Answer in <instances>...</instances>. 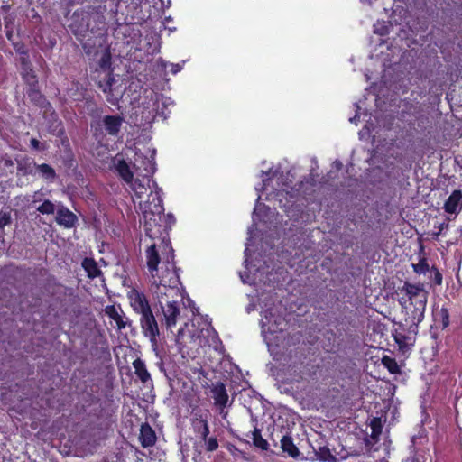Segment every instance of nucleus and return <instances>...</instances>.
Instances as JSON below:
<instances>
[{
  "label": "nucleus",
  "instance_id": "nucleus-41",
  "mask_svg": "<svg viewBox=\"0 0 462 462\" xmlns=\"http://www.w3.org/2000/svg\"><path fill=\"white\" fill-rule=\"evenodd\" d=\"M435 227L438 230L435 231V232H432L431 236H432L433 239L437 240L444 230H448V229L449 224H448V222H442V223H439Z\"/></svg>",
  "mask_w": 462,
  "mask_h": 462
},
{
  "label": "nucleus",
  "instance_id": "nucleus-39",
  "mask_svg": "<svg viewBox=\"0 0 462 462\" xmlns=\"http://www.w3.org/2000/svg\"><path fill=\"white\" fill-rule=\"evenodd\" d=\"M206 442V450L208 452H213L218 448V442L216 437H207V439L204 440Z\"/></svg>",
  "mask_w": 462,
  "mask_h": 462
},
{
  "label": "nucleus",
  "instance_id": "nucleus-13",
  "mask_svg": "<svg viewBox=\"0 0 462 462\" xmlns=\"http://www.w3.org/2000/svg\"><path fill=\"white\" fill-rule=\"evenodd\" d=\"M139 441L141 446L144 448L154 446L157 441V436L154 430L147 422L141 425Z\"/></svg>",
  "mask_w": 462,
  "mask_h": 462
},
{
  "label": "nucleus",
  "instance_id": "nucleus-4",
  "mask_svg": "<svg viewBox=\"0 0 462 462\" xmlns=\"http://www.w3.org/2000/svg\"><path fill=\"white\" fill-rule=\"evenodd\" d=\"M124 119L121 116H105L101 120L97 121L96 125H92L94 135L108 134L111 136H117L120 133Z\"/></svg>",
  "mask_w": 462,
  "mask_h": 462
},
{
  "label": "nucleus",
  "instance_id": "nucleus-51",
  "mask_svg": "<svg viewBox=\"0 0 462 462\" xmlns=\"http://www.w3.org/2000/svg\"><path fill=\"white\" fill-rule=\"evenodd\" d=\"M460 167L462 168V164L460 165Z\"/></svg>",
  "mask_w": 462,
  "mask_h": 462
},
{
  "label": "nucleus",
  "instance_id": "nucleus-30",
  "mask_svg": "<svg viewBox=\"0 0 462 462\" xmlns=\"http://www.w3.org/2000/svg\"><path fill=\"white\" fill-rule=\"evenodd\" d=\"M382 364L389 371L390 374H401V368L394 358L390 357L388 356H384L382 358Z\"/></svg>",
  "mask_w": 462,
  "mask_h": 462
},
{
  "label": "nucleus",
  "instance_id": "nucleus-28",
  "mask_svg": "<svg viewBox=\"0 0 462 462\" xmlns=\"http://www.w3.org/2000/svg\"><path fill=\"white\" fill-rule=\"evenodd\" d=\"M251 438L254 447L259 448L262 450L268 449L269 444L267 440L263 438L260 429L255 427L254 430L251 432Z\"/></svg>",
  "mask_w": 462,
  "mask_h": 462
},
{
  "label": "nucleus",
  "instance_id": "nucleus-8",
  "mask_svg": "<svg viewBox=\"0 0 462 462\" xmlns=\"http://www.w3.org/2000/svg\"><path fill=\"white\" fill-rule=\"evenodd\" d=\"M160 308L163 314V321L167 328H172L177 324L178 317L180 314V309L178 301L167 300L164 304L160 300Z\"/></svg>",
  "mask_w": 462,
  "mask_h": 462
},
{
  "label": "nucleus",
  "instance_id": "nucleus-19",
  "mask_svg": "<svg viewBox=\"0 0 462 462\" xmlns=\"http://www.w3.org/2000/svg\"><path fill=\"white\" fill-rule=\"evenodd\" d=\"M212 393L215 405L220 407L221 409L225 408L228 402V394L225 384L222 383H217L213 387Z\"/></svg>",
  "mask_w": 462,
  "mask_h": 462
},
{
  "label": "nucleus",
  "instance_id": "nucleus-6",
  "mask_svg": "<svg viewBox=\"0 0 462 462\" xmlns=\"http://www.w3.org/2000/svg\"><path fill=\"white\" fill-rule=\"evenodd\" d=\"M128 298L133 310L139 315V319H143L152 313L150 302L143 292L134 289L129 292Z\"/></svg>",
  "mask_w": 462,
  "mask_h": 462
},
{
  "label": "nucleus",
  "instance_id": "nucleus-9",
  "mask_svg": "<svg viewBox=\"0 0 462 462\" xmlns=\"http://www.w3.org/2000/svg\"><path fill=\"white\" fill-rule=\"evenodd\" d=\"M139 323L143 335L149 338L152 345H156L157 338L160 336V328L153 312L146 318L139 319Z\"/></svg>",
  "mask_w": 462,
  "mask_h": 462
},
{
  "label": "nucleus",
  "instance_id": "nucleus-38",
  "mask_svg": "<svg viewBox=\"0 0 462 462\" xmlns=\"http://www.w3.org/2000/svg\"><path fill=\"white\" fill-rule=\"evenodd\" d=\"M94 343L96 345H100L103 351L108 350L107 339L103 334L97 333L94 337Z\"/></svg>",
  "mask_w": 462,
  "mask_h": 462
},
{
  "label": "nucleus",
  "instance_id": "nucleus-35",
  "mask_svg": "<svg viewBox=\"0 0 462 462\" xmlns=\"http://www.w3.org/2000/svg\"><path fill=\"white\" fill-rule=\"evenodd\" d=\"M285 189L284 190L290 194L291 197H298L300 195V190L303 186V182L300 181V183L296 184L294 187L289 186V184L285 183Z\"/></svg>",
  "mask_w": 462,
  "mask_h": 462
},
{
  "label": "nucleus",
  "instance_id": "nucleus-33",
  "mask_svg": "<svg viewBox=\"0 0 462 462\" xmlns=\"http://www.w3.org/2000/svg\"><path fill=\"white\" fill-rule=\"evenodd\" d=\"M42 215H51L55 212V205L49 199H45L37 208Z\"/></svg>",
  "mask_w": 462,
  "mask_h": 462
},
{
  "label": "nucleus",
  "instance_id": "nucleus-23",
  "mask_svg": "<svg viewBox=\"0 0 462 462\" xmlns=\"http://www.w3.org/2000/svg\"><path fill=\"white\" fill-rule=\"evenodd\" d=\"M412 269L413 272L419 275L425 274L430 270L426 257V253L422 245L420 246L419 253V262L417 263H412Z\"/></svg>",
  "mask_w": 462,
  "mask_h": 462
},
{
  "label": "nucleus",
  "instance_id": "nucleus-1",
  "mask_svg": "<svg viewBox=\"0 0 462 462\" xmlns=\"http://www.w3.org/2000/svg\"><path fill=\"white\" fill-rule=\"evenodd\" d=\"M154 190L147 195V199L140 201L139 208L144 218V233L151 239H162L164 247L171 246L169 232L176 222L171 213L164 214L162 189L153 183Z\"/></svg>",
  "mask_w": 462,
  "mask_h": 462
},
{
  "label": "nucleus",
  "instance_id": "nucleus-11",
  "mask_svg": "<svg viewBox=\"0 0 462 462\" xmlns=\"http://www.w3.org/2000/svg\"><path fill=\"white\" fill-rule=\"evenodd\" d=\"M146 256V264L149 273H151L152 278H155L158 275V266L161 263V256L159 254V250L157 249L156 244H152L147 247L145 250Z\"/></svg>",
  "mask_w": 462,
  "mask_h": 462
},
{
  "label": "nucleus",
  "instance_id": "nucleus-48",
  "mask_svg": "<svg viewBox=\"0 0 462 462\" xmlns=\"http://www.w3.org/2000/svg\"><path fill=\"white\" fill-rule=\"evenodd\" d=\"M337 167L339 169L342 166V163L340 162H336Z\"/></svg>",
  "mask_w": 462,
  "mask_h": 462
},
{
  "label": "nucleus",
  "instance_id": "nucleus-2",
  "mask_svg": "<svg viewBox=\"0 0 462 462\" xmlns=\"http://www.w3.org/2000/svg\"><path fill=\"white\" fill-rule=\"evenodd\" d=\"M168 252L163 261L165 270L162 275H156L154 282L152 285V292L157 298L158 303L160 300H169L170 295L178 294L180 284V278L177 273V268L174 261V250L172 246L167 247Z\"/></svg>",
  "mask_w": 462,
  "mask_h": 462
},
{
  "label": "nucleus",
  "instance_id": "nucleus-21",
  "mask_svg": "<svg viewBox=\"0 0 462 462\" xmlns=\"http://www.w3.org/2000/svg\"><path fill=\"white\" fill-rule=\"evenodd\" d=\"M36 162L33 159L23 158L17 161V171L23 176L35 175Z\"/></svg>",
  "mask_w": 462,
  "mask_h": 462
},
{
  "label": "nucleus",
  "instance_id": "nucleus-7",
  "mask_svg": "<svg viewBox=\"0 0 462 462\" xmlns=\"http://www.w3.org/2000/svg\"><path fill=\"white\" fill-rule=\"evenodd\" d=\"M134 167L137 176L143 178V181H152V175L156 171V163L152 156L147 157L143 154H136Z\"/></svg>",
  "mask_w": 462,
  "mask_h": 462
},
{
  "label": "nucleus",
  "instance_id": "nucleus-3",
  "mask_svg": "<svg viewBox=\"0 0 462 462\" xmlns=\"http://www.w3.org/2000/svg\"><path fill=\"white\" fill-rule=\"evenodd\" d=\"M402 296L398 300L399 304L404 310H408V302L413 307L411 310V319L415 325L420 324L423 319L428 301V291L424 290L423 284H412L404 282L402 287L399 288Z\"/></svg>",
  "mask_w": 462,
  "mask_h": 462
},
{
  "label": "nucleus",
  "instance_id": "nucleus-20",
  "mask_svg": "<svg viewBox=\"0 0 462 462\" xmlns=\"http://www.w3.org/2000/svg\"><path fill=\"white\" fill-rule=\"evenodd\" d=\"M81 266L87 273V276L89 279L93 280L102 275V271L94 258L85 257L81 262Z\"/></svg>",
  "mask_w": 462,
  "mask_h": 462
},
{
  "label": "nucleus",
  "instance_id": "nucleus-15",
  "mask_svg": "<svg viewBox=\"0 0 462 462\" xmlns=\"http://www.w3.org/2000/svg\"><path fill=\"white\" fill-rule=\"evenodd\" d=\"M26 95L30 101L36 106L41 108H45L46 106L51 107L50 102L47 101L45 97L42 94L39 88V84L28 86L26 89Z\"/></svg>",
  "mask_w": 462,
  "mask_h": 462
},
{
  "label": "nucleus",
  "instance_id": "nucleus-34",
  "mask_svg": "<svg viewBox=\"0 0 462 462\" xmlns=\"http://www.w3.org/2000/svg\"><path fill=\"white\" fill-rule=\"evenodd\" d=\"M12 222V217L11 213L7 211H1L0 212V239L4 237L5 226L10 225Z\"/></svg>",
  "mask_w": 462,
  "mask_h": 462
},
{
  "label": "nucleus",
  "instance_id": "nucleus-22",
  "mask_svg": "<svg viewBox=\"0 0 462 462\" xmlns=\"http://www.w3.org/2000/svg\"><path fill=\"white\" fill-rule=\"evenodd\" d=\"M434 321L440 326L442 329H445L449 326V309L443 305L439 310H433Z\"/></svg>",
  "mask_w": 462,
  "mask_h": 462
},
{
  "label": "nucleus",
  "instance_id": "nucleus-14",
  "mask_svg": "<svg viewBox=\"0 0 462 462\" xmlns=\"http://www.w3.org/2000/svg\"><path fill=\"white\" fill-rule=\"evenodd\" d=\"M462 208V191L454 190L444 204V210L448 214H457Z\"/></svg>",
  "mask_w": 462,
  "mask_h": 462
},
{
  "label": "nucleus",
  "instance_id": "nucleus-49",
  "mask_svg": "<svg viewBox=\"0 0 462 462\" xmlns=\"http://www.w3.org/2000/svg\"><path fill=\"white\" fill-rule=\"evenodd\" d=\"M400 328H403V325L402 323H398Z\"/></svg>",
  "mask_w": 462,
  "mask_h": 462
},
{
  "label": "nucleus",
  "instance_id": "nucleus-40",
  "mask_svg": "<svg viewBox=\"0 0 462 462\" xmlns=\"http://www.w3.org/2000/svg\"><path fill=\"white\" fill-rule=\"evenodd\" d=\"M99 67L103 70L109 69L111 67V56L108 52L102 55L100 60H99Z\"/></svg>",
  "mask_w": 462,
  "mask_h": 462
},
{
  "label": "nucleus",
  "instance_id": "nucleus-17",
  "mask_svg": "<svg viewBox=\"0 0 462 462\" xmlns=\"http://www.w3.org/2000/svg\"><path fill=\"white\" fill-rule=\"evenodd\" d=\"M133 367L134 369V374L136 377L141 381L143 384L148 385L152 383L151 374L147 370L146 365L143 360H142L141 358H136L133 362Z\"/></svg>",
  "mask_w": 462,
  "mask_h": 462
},
{
  "label": "nucleus",
  "instance_id": "nucleus-47",
  "mask_svg": "<svg viewBox=\"0 0 462 462\" xmlns=\"http://www.w3.org/2000/svg\"><path fill=\"white\" fill-rule=\"evenodd\" d=\"M42 196V193L41 192V190L36 191L33 194V200H32V202L35 203L37 201H40Z\"/></svg>",
  "mask_w": 462,
  "mask_h": 462
},
{
  "label": "nucleus",
  "instance_id": "nucleus-50",
  "mask_svg": "<svg viewBox=\"0 0 462 462\" xmlns=\"http://www.w3.org/2000/svg\"><path fill=\"white\" fill-rule=\"evenodd\" d=\"M264 318H265L266 319H268V315H267V313H265Z\"/></svg>",
  "mask_w": 462,
  "mask_h": 462
},
{
  "label": "nucleus",
  "instance_id": "nucleus-37",
  "mask_svg": "<svg viewBox=\"0 0 462 462\" xmlns=\"http://www.w3.org/2000/svg\"><path fill=\"white\" fill-rule=\"evenodd\" d=\"M393 339L395 341V343L400 346V347H402L403 346H405L406 344V340H407V336L402 333V332H399L398 330H394L393 332Z\"/></svg>",
  "mask_w": 462,
  "mask_h": 462
},
{
  "label": "nucleus",
  "instance_id": "nucleus-32",
  "mask_svg": "<svg viewBox=\"0 0 462 462\" xmlns=\"http://www.w3.org/2000/svg\"><path fill=\"white\" fill-rule=\"evenodd\" d=\"M317 457L320 461L324 462H334L336 461V457L332 453L330 452V449L326 447H319V449L316 451Z\"/></svg>",
  "mask_w": 462,
  "mask_h": 462
},
{
  "label": "nucleus",
  "instance_id": "nucleus-44",
  "mask_svg": "<svg viewBox=\"0 0 462 462\" xmlns=\"http://www.w3.org/2000/svg\"><path fill=\"white\" fill-rule=\"evenodd\" d=\"M182 69V65L179 63L171 65V72L175 75Z\"/></svg>",
  "mask_w": 462,
  "mask_h": 462
},
{
  "label": "nucleus",
  "instance_id": "nucleus-12",
  "mask_svg": "<svg viewBox=\"0 0 462 462\" xmlns=\"http://www.w3.org/2000/svg\"><path fill=\"white\" fill-rule=\"evenodd\" d=\"M56 222L65 228H71L78 222V217L68 208L61 206L57 210Z\"/></svg>",
  "mask_w": 462,
  "mask_h": 462
},
{
  "label": "nucleus",
  "instance_id": "nucleus-26",
  "mask_svg": "<svg viewBox=\"0 0 462 462\" xmlns=\"http://www.w3.org/2000/svg\"><path fill=\"white\" fill-rule=\"evenodd\" d=\"M105 313L116 323V327L119 330L126 327L124 317L118 312L115 305H107L105 308Z\"/></svg>",
  "mask_w": 462,
  "mask_h": 462
},
{
  "label": "nucleus",
  "instance_id": "nucleus-5",
  "mask_svg": "<svg viewBox=\"0 0 462 462\" xmlns=\"http://www.w3.org/2000/svg\"><path fill=\"white\" fill-rule=\"evenodd\" d=\"M90 26L91 23L88 22L87 14H85L82 8L73 13L69 29L79 42L86 38L89 31L91 32Z\"/></svg>",
  "mask_w": 462,
  "mask_h": 462
},
{
  "label": "nucleus",
  "instance_id": "nucleus-10",
  "mask_svg": "<svg viewBox=\"0 0 462 462\" xmlns=\"http://www.w3.org/2000/svg\"><path fill=\"white\" fill-rule=\"evenodd\" d=\"M82 9L85 14H87L88 22L91 23V32L95 33L105 28L106 19L104 16V8L101 6L89 5Z\"/></svg>",
  "mask_w": 462,
  "mask_h": 462
},
{
  "label": "nucleus",
  "instance_id": "nucleus-31",
  "mask_svg": "<svg viewBox=\"0 0 462 462\" xmlns=\"http://www.w3.org/2000/svg\"><path fill=\"white\" fill-rule=\"evenodd\" d=\"M370 427H371V438L374 440H378L379 436L382 434L383 430V424L381 418L379 417H374L370 421Z\"/></svg>",
  "mask_w": 462,
  "mask_h": 462
},
{
  "label": "nucleus",
  "instance_id": "nucleus-29",
  "mask_svg": "<svg viewBox=\"0 0 462 462\" xmlns=\"http://www.w3.org/2000/svg\"><path fill=\"white\" fill-rule=\"evenodd\" d=\"M21 76L27 87L39 84L37 75L35 74L32 67L28 68L27 69H21Z\"/></svg>",
  "mask_w": 462,
  "mask_h": 462
},
{
  "label": "nucleus",
  "instance_id": "nucleus-36",
  "mask_svg": "<svg viewBox=\"0 0 462 462\" xmlns=\"http://www.w3.org/2000/svg\"><path fill=\"white\" fill-rule=\"evenodd\" d=\"M430 273H431V279L433 281V283L435 285L440 286L443 282L442 273L439 272V270L435 265L431 266Z\"/></svg>",
  "mask_w": 462,
  "mask_h": 462
},
{
  "label": "nucleus",
  "instance_id": "nucleus-16",
  "mask_svg": "<svg viewBox=\"0 0 462 462\" xmlns=\"http://www.w3.org/2000/svg\"><path fill=\"white\" fill-rule=\"evenodd\" d=\"M155 183L152 180V181H149L146 183V181H143V178L140 176H137L134 180L130 184L132 189L134 192V195L138 199H142L144 195H148L151 190L155 189V186L153 185Z\"/></svg>",
  "mask_w": 462,
  "mask_h": 462
},
{
  "label": "nucleus",
  "instance_id": "nucleus-27",
  "mask_svg": "<svg viewBox=\"0 0 462 462\" xmlns=\"http://www.w3.org/2000/svg\"><path fill=\"white\" fill-rule=\"evenodd\" d=\"M281 448L283 452L287 453L291 457H297L300 455L299 448L293 443L291 436H283L281 439Z\"/></svg>",
  "mask_w": 462,
  "mask_h": 462
},
{
  "label": "nucleus",
  "instance_id": "nucleus-46",
  "mask_svg": "<svg viewBox=\"0 0 462 462\" xmlns=\"http://www.w3.org/2000/svg\"><path fill=\"white\" fill-rule=\"evenodd\" d=\"M374 32H376V33H378V34H380L382 36H384V35H387L389 33V30H388L387 26H383L380 29L374 30Z\"/></svg>",
  "mask_w": 462,
  "mask_h": 462
},
{
  "label": "nucleus",
  "instance_id": "nucleus-45",
  "mask_svg": "<svg viewBox=\"0 0 462 462\" xmlns=\"http://www.w3.org/2000/svg\"><path fill=\"white\" fill-rule=\"evenodd\" d=\"M31 147L35 150H42L41 143L36 138H32L30 141Z\"/></svg>",
  "mask_w": 462,
  "mask_h": 462
},
{
  "label": "nucleus",
  "instance_id": "nucleus-42",
  "mask_svg": "<svg viewBox=\"0 0 462 462\" xmlns=\"http://www.w3.org/2000/svg\"><path fill=\"white\" fill-rule=\"evenodd\" d=\"M19 60H20L21 69H27L28 68L32 67L31 60H30L29 52H27L26 55H21Z\"/></svg>",
  "mask_w": 462,
  "mask_h": 462
},
{
  "label": "nucleus",
  "instance_id": "nucleus-43",
  "mask_svg": "<svg viewBox=\"0 0 462 462\" xmlns=\"http://www.w3.org/2000/svg\"><path fill=\"white\" fill-rule=\"evenodd\" d=\"M14 49L15 52L17 54H19V56L26 55V53L29 52L23 42L14 43Z\"/></svg>",
  "mask_w": 462,
  "mask_h": 462
},
{
  "label": "nucleus",
  "instance_id": "nucleus-24",
  "mask_svg": "<svg viewBox=\"0 0 462 462\" xmlns=\"http://www.w3.org/2000/svg\"><path fill=\"white\" fill-rule=\"evenodd\" d=\"M116 169L121 179L127 184H131L134 180L133 171L125 160H120L117 162Z\"/></svg>",
  "mask_w": 462,
  "mask_h": 462
},
{
  "label": "nucleus",
  "instance_id": "nucleus-18",
  "mask_svg": "<svg viewBox=\"0 0 462 462\" xmlns=\"http://www.w3.org/2000/svg\"><path fill=\"white\" fill-rule=\"evenodd\" d=\"M192 427L194 431L199 434L202 440H206L207 437L209 435V426L208 423L207 416H203V414H195V417L192 419Z\"/></svg>",
  "mask_w": 462,
  "mask_h": 462
},
{
  "label": "nucleus",
  "instance_id": "nucleus-25",
  "mask_svg": "<svg viewBox=\"0 0 462 462\" xmlns=\"http://www.w3.org/2000/svg\"><path fill=\"white\" fill-rule=\"evenodd\" d=\"M36 172L39 173L42 179L50 182H52L57 177L54 168L48 163L36 164Z\"/></svg>",
  "mask_w": 462,
  "mask_h": 462
}]
</instances>
